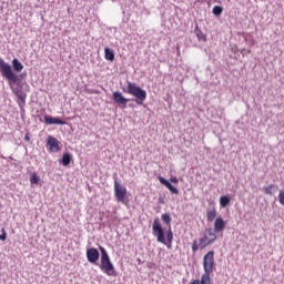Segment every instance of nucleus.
Masks as SVG:
<instances>
[{"instance_id":"13","label":"nucleus","mask_w":284,"mask_h":284,"mask_svg":"<svg viewBox=\"0 0 284 284\" xmlns=\"http://www.w3.org/2000/svg\"><path fill=\"white\" fill-rule=\"evenodd\" d=\"M59 163L64 168H68V165L72 163V153L70 152L63 153L62 159L59 161Z\"/></svg>"},{"instance_id":"20","label":"nucleus","mask_w":284,"mask_h":284,"mask_svg":"<svg viewBox=\"0 0 284 284\" xmlns=\"http://www.w3.org/2000/svg\"><path fill=\"white\" fill-rule=\"evenodd\" d=\"M216 219V209H213L206 212V220L209 223H212Z\"/></svg>"},{"instance_id":"14","label":"nucleus","mask_w":284,"mask_h":284,"mask_svg":"<svg viewBox=\"0 0 284 284\" xmlns=\"http://www.w3.org/2000/svg\"><path fill=\"white\" fill-rule=\"evenodd\" d=\"M263 192L265 194H268V196H272L273 194H276V192H278V185L270 184L268 186H264Z\"/></svg>"},{"instance_id":"26","label":"nucleus","mask_w":284,"mask_h":284,"mask_svg":"<svg viewBox=\"0 0 284 284\" xmlns=\"http://www.w3.org/2000/svg\"><path fill=\"white\" fill-rule=\"evenodd\" d=\"M2 234H0V241H6L8 239V233H6V229H1Z\"/></svg>"},{"instance_id":"10","label":"nucleus","mask_w":284,"mask_h":284,"mask_svg":"<svg viewBox=\"0 0 284 284\" xmlns=\"http://www.w3.org/2000/svg\"><path fill=\"white\" fill-rule=\"evenodd\" d=\"M159 181L162 185H164V187H166V190H169V192H171V194H179V190L176 186L172 185L170 180H166L163 176H159Z\"/></svg>"},{"instance_id":"25","label":"nucleus","mask_w":284,"mask_h":284,"mask_svg":"<svg viewBox=\"0 0 284 284\" xmlns=\"http://www.w3.org/2000/svg\"><path fill=\"white\" fill-rule=\"evenodd\" d=\"M199 242L196 240L193 241V244H192V252L194 254H196V252H199Z\"/></svg>"},{"instance_id":"4","label":"nucleus","mask_w":284,"mask_h":284,"mask_svg":"<svg viewBox=\"0 0 284 284\" xmlns=\"http://www.w3.org/2000/svg\"><path fill=\"white\" fill-rule=\"evenodd\" d=\"M152 234L155 236L158 243H162L163 245H168V248L172 247V241H174V233L172 232V227H169L166 231L165 239V229L161 224V220L155 217L152 224Z\"/></svg>"},{"instance_id":"21","label":"nucleus","mask_w":284,"mask_h":284,"mask_svg":"<svg viewBox=\"0 0 284 284\" xmlns=\"http://www.w3.org/2000/svg\"><path fill=\"white\" fill-rule=\"evenodd\" d=\"M207 234L204 233L203 237L200 239V244H199V247L200 250H205V247H207V245H211V244H207Z\"/></svg>"},{"instance_id":"2","label":"nucleus","mask_w":284,"mask_h":284,"mask_svg":"<svg viewBox=\"0 0 284 284\" xmlns=\"http://www.w3.org/2000/svg\"><path fill=\"white\" fill-rule=\"evenodd\" d=\"M124 94H131L133 99H128L123 97ZM121 91H114L112 93V101L119 105V108H126L130 101H134L136 105H143L148 99V91L138 85L135 82L126 81V87L122 88Z\"/></svg>"},{"instance_id":"15","label":"nucleus","mask_w":284,"mask_h":284,"mask_svg":"<svg viewBox=\"0 0 284 284\" xmlns=\"http://www.w3.org/2000/svg\"><path fill=\"white\" fill-rule=\"evenodd\" d=\"M194 32H195V36H196V38L200 40V41H207V36H205V33H203V30H201L200 28H199V23H196L195 24V30H194Z\"/></svg>"},{"instance_id":"29","label":"nucleus","mask_w":284,"mask_h":284,"mask_svg":"<svg viewBox=\"0 0 284 284\" xmlns=\"http://www.w3.org/2000/svg\"><path fill=\"white\" fill-rule=\"evenodd\" d=\"M18 77H19V79H23V77H26V73H22V74H20Z\"/></svg>"},{"instance_id":"6","label":"nucleus","mask_w":284,"mask_h":284,"mask_svg":"<svg viewBox=\"0 0 284 284\" xmlns=\"http://www.w3.org/2000/svg\"><path fill=\"white\" fill-rule=\"evenodd\" d=\"M116 174L114 175V196L118 203H125V197L128 196V189L121 185L116 180Z\"/></svg>"},{"instance_id":"11","label":"nucleus","mask_w":284,"mask_h":284,"mask_svg":"<svg viewBox=\"0 0 284 284\" xmlns=\"http://www.w3.org/2000/svg\"><path fill=\"white\" fill-rule=\"evenodd\" d=\"M11 69H12L13 74H19V72L23 71V63H21V61L19 59L14 58L11 61Z\"/></svg>"},{"instance_id":"7","label":"nucleus","mask_w":284,"mask_h":284,"mask_svg":"<svg viewBox=\"0 0 284 284\" xmlns=\"http://www.w3.org/2000/svg\"><path fill=\"white\" fill-rule=\"evenodd\" d=\"M59 140L52 135H49L47 139V148H49L50 152H61V146H59Z\"/></svg>"},{"instance_id":"18","label":"nucleus","mask_w":284,"mask_h":284,"mask_svg":"<svg viewBox=\"0 0 284 284\" xmlns=\"http://www.w3.org/2000/svg\"><path fill=\"white\" fill-rule=\"evenodd\" d=\"M205 234H209V236H210L207 244L212 245L214 243V241H216V239H217V236H216L217 233L214 232L213 229H206Z\"/></svg>"},{"instance_id":"5","label":"nucleus","mask_w":284,"mask_h":284,"mask_svg":"<svg viewBox=\"0 0 284 284\" xmlns=\"http://www.w3.org/2000/svg\"><path fill=\"white\" fill-rule=\"evenodd\" d=\"M204 275L211 276L214 272V251H209L203 257Z\"/></svg>"},{"instance_id":"1","label":"nucleus","mask_w":284,"mask_h":284,"mask_svg":"<svg viewBox=\"0 0 284 284\" xmlns=\"http://www.w3.org/2000/svg\"><path fill=\"white\" fill-rule=\"evenodd\" d=\"M0 74L3 79H7L12 94L17 97V103L23 114L26 112V99H28V92H30V85L28 82L21 80L19 74L12 71L10 63L0 58Z\"/></svg>"},{"instance_id":"8","label":"nucleus","mask_w":284,"mask_h":284,"mask_svg":"<svg viewBox=\"0 0 284 284\" xmlns=\"http://www.w3.org/2000/svg\"><path fill=\"white\" fill-rule=\"evenodd\" d=\"M44 123L45 125H67L68 122L65 120H61V118L52 116V115H44Z\"/></svg>"},{"instance_id":"9","label":"nucleus","mask_w":284,"mask_h":284,"mask_svg":"<svg viewBox=\"0 0 284 284\" xmlns=\"http://www.w3.org/2000/svg\"><path fill=\"white\" fill-rule=\"evenodd\" d=\"M159 181L162 185H164V187H166V190H169V192H171V194H179V190L176 186L172 185L170 180H166L163 176H159Z\"/></svg>"},{"instance_id":"3","label":"nucleus","mask_w":284,"mask_h":284,"mask_svg":"<svg viewBox=\"0 0 284 284\" xmlns=\"http://www.w3.org/2000/svg\"><path fill=\"white\" fill-rule=\"evenodd\" d=\"M87 261H89L91 265H99L100 270L104 272L106 276H116V268H114V264H112L105 247L99 245V250L94 247L87 248Z\"/></svg>"},{"instance_id":"23","label":"nucleus","mask_w":284,"mask_h":284,"mask_svg":"<svg viewBox=\"0 0 284 284\" xmlns=\"http://www.w3.org/2000/svg\"><path fill=\"white\" fill-rule=\"evenodd\" d=\"M212 12H213L214 17H221L223 14V7L215 6V7H213Z\"/></svg>"},{"instance_id":"12","label":"nucleus","mask_w":284,"mask_h":284,"mask_svg":"<svg viewBox=\"0 0 284 284\" xmlns=\"http://www.w3.org/2000/svg\"><path fill=\"white\" fill-rule=\"evenodd\" d=\"M225 220H223L221 216H217L214 221V232H223L225 230Z\"/></svg>"},{"instance_id":"28","label":"nucleus","mask_w":284,"mask_h":284,"mask_svg":"<svg viewBox=\"0 0 284 284\" xmlns=\"http://www.w3.org/2000/svg\"><path fill=\"white\" fill-rule=\"evenodd\" d=\"M24 141H27L28 143H30V132H27L24 134Z\"/></svg>"},{"instance_id":"24","label":"nucleus","mask_w":284,"mask_h":284,"mask_svg":"<svg viewBox=\"0 0 284 284\" xmlns=\"http://www.w3.org/2000/svg\"><path fill=\"white\" fill-rule=\"evenodd\" d=\"M40 178L37 173H32L30 178L31 185H39Z\"/></svg>"},{"instance_id":"17","label":"nucleus","mask_w":284,"mask_h":284,"mask_svg":"<svg viewBox=\"0 0 284 284\" xmlns=\"http://www.w3.org/2000/svg\"><path fill=\"white\" fill-rule=\"evenodd\" d=\"M114 57H115V54H114V50H112V49H110V48H104V59L106 60V61H114Z\"/></svg>"},{"instance_id":"27","label":"nucleus","mask_w":284,"mask_h":284,"mask_svg":"<svg viewBox=\"0 0 284 284\" xmlns=\"http://www.w3.org/2000/svg\"><path fill=\"white\" fill-rule=\"evenodd\" d=\"M171 184L174 183L175 185L179 184V179L176 176H173L170 179Z\"/></svg>"},{"instance_id":"16","label":"nucleus","mask_w":284,"mask_h":284,"mask_svg":"<svg viewBox=\"0 0 284 284\" xmlns=\"http://www.w3.org/2000/svg\"><path fill=\"white\" fill-rule=\"evenodd\" d=\"M190 284H212V280L210 278V275H202L201 281L194 280Z\"/></svg>"},{"instance_id":"19","label":"nucleus","mask_w":284,"mask_h":284,"mask_svg":"<svg viewBox=\"0 0 284 284\" xmlns=\"http://www.w3.org/2000/svg\"><path fill=\"white\" fill-rule=\"evenodd\" d=\"M232 199L230 197V195H222L220 196V206L221 207H227V205H230Z\"/></svg>"},{"instance_id":"22","label":"nucleus","mask_w":284,"mask_h":284,"mask_svg":"<svg viewBox=\"0 0 284 284\" xmlns=\"http://www.w3.org/2000/svg\"><path fill=\"white\" fill-rule=\"evenodd\" d=\"M161 219H162L163 223H165V225H169V227H170V225L172 223V216L170 215V213L162 214Z\"/></svg>"}]
</instances>
